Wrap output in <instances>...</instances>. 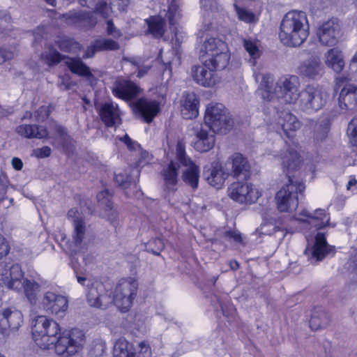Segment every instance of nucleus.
I'll use <instances>...</instances> for the list:
<instances>
[{"label": "nucleus", "instance_id": "nucleus-43", "mask_svg": "<svg viewBox=\"0 0 357 357\" xmlns=\"http://www.w3.org/2000/svg\"><path fill=\"white\" fill-rule=\"evenodd\" d=\"M255 80L259 82L257 90V94L262 99L268 98V78L266 75L261 73H255Z\"/></svg>", "mask_w": 357, "mask_h": 357}, {"label": "nucleus", "instance_id": "nucleus-30", "mask_svg": "<svg viewBox=\"0 0 357 357\" xmlns=\"http://www.w3.org/2000/svg\"><path fill=\"white\" fill-rule=\"evenodd\" d=\"M324 63L335 73H340L344 68V60L342 52L338 48L329 49L324 54Z\"/></svg>", "mask_w": 357, "mask_h": 357}, {"label": "nucleus", "instance_id": "nucleus-61", "mask_svg": "<svg viewBox=\"0 0 357 357\" xmlns=\"http://www.w3.org/2000/svg\"><path fill=\"white\" fill-rule=\"evenodd\" d=\"M324 325V323L315 316L312 315L310 320V328L314 330H318L319 328H321Z\"/></svg>", "mask_w": 357, "mask_h": 357}, {"label": "nucleus", "instance_id": "nucleus-29", "mask_svg": "<svg viewBox=\"0 0 357 357\" xmlns=\"http://www.w3.org/2000/svg\"><path fill=\"white\" fill-rule=\"evenodd\" d=\"M65 22L68 25L78 27H91L93 26L89 12L72 10L63 15Z\"/></svg>", "mask_w": 357, "mask_h": 357}, {"label": "nucleus", "instance_id": "nucleus-5", "mask_svg": "<svg viewBox=\"0 0 357 357\" xmlns=\"http://www.w3.org/2000/svg\"><path fill=\"white\" fill-rule=\"evenodd\" d=\"M67 216L73 227L71 240L67 242L68 251L71 255L83 252L88 249L91 241L84 217L76 208L70 209Z\"/></svg>", "mask_w": 357, "mask_h": 357}, {"label": "nucleus", "instance_id": "nucleus-35", "mask_svg": "<svg viewBox=\"0 0 357 357\" xmlns=\"http://www.w3.org/2000/svg\"><path fill=\"white\" fill-rule=\"evenodd\" d=\"M114 357H135L132 346L123 337L117 339L114 343Z\"/></svg>", "mask_w": 357, "mask_h": 357}, {"label": "nucleus", "instance_id": "nucleus-44", "mask_svg": "<svg viewBox=\"0 0 357 357\" xmlns=\"http://www.w3.org/2000/svg\"><path fill=\"white\" fill-rule=\"evenodd\" d=\"M347 135L349 142L354 146H357V116L353 118L348 123Z\"/></svg>", "mask_w": 357, "mask_h": 357}, {"label": "nucleus", "instance_id": "nucleus-64", "mask_svg": "<svg viewBox=\"0 0 357 357\" xmlns=\"http://www.w3.org/2000/svg\"><path fill=\"white\" fill-rule=\"evenodd\" d=\"M12 165L16 170H21L23 167V163L20 158H13L12 160Z\"/></svg>", "mask_w": 357, "mask_h": 357}, {"label": "nucleus", "instance_id": "nucleus-32", "mask_svg": "<svg viewBox=\"0 0 357 357\" xmlns=\"http://www.w3.org/2000/svg\"><path fill=\"white\" fill-rule=\"evenodd\" d=\"M16 132L20 135L28 139H43L48 135L47 129L43 126L30 124H23L17 126Z\"/></svg>", "mask_w": 357, "mask_h": 357}, {"label": "nucleus", "instance_id": "nucleus-21", "mask_svg": "<svg viewBox=\"0 0 357 357\" xmlns=\"http://www.w3.org/2000/svg\"><path fill=\"white\" fill-rule=\"evenodd\" d=\"M97 110L100 119L107 127H116L121 123V112L118 104L106 102L97 107Z\"/></svg>", "mask_w": 357, "mask_h": 357}, {"label": "nucleus", "instance_id": "nucleus-58", "mask_svg": "<svg viewBox=\"0 0 357 357\" xmlns=\"http://www.w3.org/2000/svg\"><path fill=\"white\" fill-rule=\"evenodd\" d=\"M59 84L61 89L68 90L70 88L72 83L68 76H61L59 77Z\"/></svg>", "mask_w": 357, "mask_h": 357}, {"label": "nucleus", "instance_id": "nucleus-48", "mask_svg": "<svg viewBox=\"0 0 357 357\" xmlns=\"http://www.w3.org/2000/svg\"><path fill=\"white\" fill-rule=\"evenodd\" d=\"M164 248L163 241L160 238H155L148 243V250L155 255H159Z\"/></svg>", "mask_w": 357, "mask_h": 357}, {"label": "nucleus", "instance_id": "nucleus-25", "mask_svg": "<svg viewBox=\"0 0 357 357\" xmlns=\"http://www.w3.org/2000/svg\"><path fill=\"white\" fill-rule=\"evenodd\" d=\"M338 106L344 111H351L357 108V85L349 84L340 90Z\"/></svg>", "mask_w": 357, "mask_h": 357}, {"label": "nucleus", "instance_id": "nucleus-17", "mask_svg": "<svg viewBox=\"0 0 357 357\" xmlns=\"http://www.w3.org/2000/svg\"><path fill=\"white\" fill-rule=\"evenodd\" d=\"M331 251V246L327 243L326 236L322 232H317L315 236L314 245L307 247L305 255L311 264H316L324 259Z\"/></svg>", "mask_w": 357, "mask_h": 357}, {"label": "nucleus", "instance_id": "nucleus-7", "mask_svg": "<svg viewBox=\"0 0 357 357\" xmlns=\"http://www.w3.org/2000/svg\"><path fill=\"white\" fill-rule=\"evenodd\" d=\"M204 125L213 132L225 133L232 127L233 121L222 104L211 102L206 107Z\"/></svg>", "mask_w": 357, "mask_h": 357}, {"label": "nucleus", "instance_id": "nucleus-2", "mask_svg": "<svg viewBox=\"0 0 357 357\" xmlns=\"http://www.w3.org/2000/svg\"><path fill=\"white\" fill-rule=\"evenodd\" d=\"M281 160L283 167L288 172L289 180L288 183L276 193L277 208L280 212H292L298 205V193H302L305 188L302 181L296 180L289 174L300 165V157L297 151L288 145L281 154Z\"/></svg>", "mask_w": 357, "mask_h": 357}, {"label": "nucleus", "instance_id": "nucleus-23", "mask_svg": "<svg viewBox=\"0 0 357 357\" xmlns=\"http://www.w3.org/2000/svg\"><path fill=\"white\" fill-rule=\"evenodd\" d=\"M300 215L303 218H300L299 220L310 225L311 228H314V231L329 225L330 215L325 209L317 208L313 212L303 210Z\"/></svg>", "mask_w": 357, "mask_h": 357}, {"label": "nucleus", "instance_id": "nucleus-24", "mask_svg": "<svg viewBox=\"0 0 357 357\" xmlns=\"http://www.w3.org/2000/svg\"><path fill=\"white\" fill-rule=\"evenodd\" d=\"M104 286L101 282H94L88 288L87 301L90 306L97 308H105L111 303L110 296L103 294Z\"/></svg>", "mask_w": 357, "mask_h": 357}, {"label": "nucleus", "instance_id": "nucleus-60", "mask_svg": "<svg viewBox=\"0 0 357 357\" xmlns=\"http://www.w3.org/2000/svg\"><path fill=\"white\" fill-rule=\"evenodd\" d=\"M98 51V48L96 47V40H95L91 45L87 47V48L84 52V54L83 56V58L84 59L91 58L95 55L96 52Z\"/></svg>", "mask_w": 357, "mask_h": 357}, {"label": "nucleus", "instance_id": "nucleus-55", "mask_svg": "<svg viewBox=\"0 0 357 357\" xmlns=\"http://www.w3.org/2000/svg\"><path fill=\"white\" fill-rule=\"evenodd\" d=\"M10 251V245L6 238L0 234V259L6 256Z\"/></svg>", "mask_w": 357, "mask_h": 357}, {"label": "nucleus", "instance_id": "nucleus-54", "mask_svg": "<svg viewBox=\"0 0 357 357\" xmlns=\"http://www.w3.org/2000/svg\"><path fill=\"white\" fill-rule=\"evenodd\" d=\"M119 140L123 142L129 150H136L139 147V144L136 141L132 140L128 134L124 135L123 137H119Z\"/></svg>", "mask_w": 357, "mask_h": 357}, {"label": "nucleus", "instance_id": "nucleus-26", "mask_svg": "<svg viewBox=\"0 0 357 357\" xmlns=\"http://www.w3.org/2000/svg\"><path fill=\"white\" fill-rule=\"evenodd\" d=\"M139 88L133 82L126 79L115 82L112 91L113 95L122 100H131L139 93Z\"/></svg>", "mask_w": 357, "mask_h": 357}, {"label": "nucleus", "instance_id": "nucleus-56", "mask_svg": "<svg viewBox=\"0 0 357 357\" xmlns=\"http://www.w3.org/2000/svg\"><path fill=\"white\" fill-rule=\"evenodd\" d=\"M107 32L108 35L115 38H119L121 36V31L114 26L112 20H107Z\"/></svg>", "mask_w": 357, "mask_h": 357}, {"label": "nucleus", "instance_id": "nucleus-20", "mask_svg": "<svg viewBox=\"0 0 357 357\" xmlns=\"http://www.w3.org/2000/svg\"><path fill=\"white\" fill-rule=\"evenodd\" d=\"M191 73L194 81L204 87H213L219 82L215 70L206 66L205 61L202 65L192 66Z\"/></svg>", "mask_w": 357, "mask_h": 357}, {"label": "nucleus", "instance_id": "nucleus-19", "mask_svg": "<svg viewBox=\"0 0 357 357\" xmlns=\"http://www.w3.org/2000/svg\"><path fill=\"white\" fill-rule=\"evenodd\" d=\"M133 110L146 123H150L160 112V104L156 100L142 98L134 103Z\"/></svg>", "mask_w": 357, "mask_h": 357}, {"label": "nucleus", "instance_id": "nucleus-10", "mask_svg": "<svg viewBox=\"0 0 357 357\" xmlns=\"http://www.w3.org/2000/svg\"><path fill=\"white\" fill-rule=\"evenodd\" d=\"M163 16L167 17L170 25H174L181 18V10L176 0H172L167 9L165 8L161 10L159 16L152 17L146 20L149 32L155 38L162 37L165 32V20L162 18Z\"/></svg>", "mask_w": 357, "mask_h": 357}, {"label": "nucleus", "instance_id": "nucleus-63", "mask_svg": "<svg viewBox=\"0 0 357 357\" xmlns=\"http://www.w3.org/2000/svg\"><path fill=\"white\" fill-rule=\"evenodd\" d=\"M200 3L206 10H212L213 4L215 3V0H200Z\"/></svg>", "mask_w": 357, "mask_h": 357}, {"label": "nucleus", "instance_id": "nucleus-38", "mask_svg": "<svg viewBox=\"0 0 357 357\" xmlns=\"http://www.w3.org/2000/svg\"><path fill=\"white\" fill-rule=\"evenodd\" d=\"M178 168V162L171 161L167 169H164L163 176L167 186L175 185L177 183Z\"/></svg>", "mask_w": 357, "mask_h": 357}, {"label": "nucleus", "instance_id": "nucleus-34", "mask_svg": "<svg viewBox=\"0 0 357 357\" xmlns=\"http://www.w3.org/2000/svg\"><path fill=\"white\" fill-rule=\"evenodd\" d=\"M227 45L221 39L206 35L202 51L211 55L218 51H227Z\"/></svg>", "mask_w": 357, "mask_h": 357}, {"label": "nucleus", "instance_id": "nucleus-41", "mask_svg": "<svg viewBox=\"0 0 357 357\" xmlns=\"http://www.w3.org/2000/svg\"><path fill=\"white\" fill-rule=\"evenodd\" d=\"M162 51L160 50L159 55H158V59H160L163 63V66H164L163 73H165L167 71H168L169 76L171 77L172 76L171 64L175 59H176L177 61H179L180 57L178 55L177 51L175 50L174 49H172L169 52H167L168 57L165 58V60H163L162 58Z\"/></svg>", "mask_w": 357, "mask_h": 357}, {"label": "nucleus", "instance_id": "nucleus-13", "mask_svg": "<svg viewBox=\"0 0 357 357\" xmlns=\"http://www.w3.org/2000/svg\"><path fill=\"white\" fill-rule=\"evenodd\" d=\"M176 158L185 168L182 174L183 181L193 190L198 187L199 179V167L185 154V147L178 142L176 150Z\"/></svg>", "mask_w": 357, "mask_h": 357}, {"label": "nucleus", "instance_id": "nucleus-22", "mask_svg": "<svg viewBox=\"0 0 357 357\" xmlns=\"http://www.w3.org/2000/svg\"><path fill=\"white\" fill-rule=\"evenodd\" d=\"M23 322L22 312L15 307L3 309L0 314V329L3 335H8L6 331L17 330Z\"/></svg>", "mask_w": 357, "mask_h": 357}, {"label": "nucleus", "instance_id": "nucleus-8", "mask_svg": "<svg viewBox=\"0 0 357 357\" xmlns=\"http://www.w3.org/2000/svg\"><path fill=\"white\" fill-rule=\"evenodd\" d=\"M300 79L296 75L282 77L276 82L274 93L282 102L286 104H298L301 99Z\"/></svg>", "mask_w": 357, "mask_h": 357}, {"label": "nucleus", "instance_id": "nucleus-42", "mask_svg": "<svg viewBox=\"0 0 357 357\" xmlns=\"http://www.w3.org/2000/svg\"><path fill=\"white\" fill-rule=\"evenodd\" d=\"M96 47L98 51H113L119 49V44L110 38H99L96 40Z\"/></svg>", "mask_w": 357, "mask_h": 357}, {"label": "nucleus", "instance_id": "nucleus-33", "mask_svg": "<svg viewBox=\"0 0 357 357\" xmlns=\"http://www.w3.org/2000/svg\"><path fill=\"white\" fill-rule=\"evenodd\" d=\"M209 56L210 58L205 60L206 66L209 65L211 69L215 71L226 68L230 59L229 48H227V51H218Z\"/></svg>", "mask_w": 357, "mask_h": 357}, {"label": "nucleus", "instance_id": "nucleus-57", "mask_svg": "<svg viewBox=\"0 0 357 357\" xmlns=\"http://www.w3.org/2000/svg\"><path fill=\"white\" fill-rule=\"evenodd\" d=\"M34 155L38 158H43L50 155L51 149L49 146H43L33 151Z\"/></svg>", "mask_w": 357, "mask_h": 357}, {"label": "nucleus", "instance_id": "nucleus-18", "mask_svg": "<svg viewBox=\"0 0 357 357\" xmlns=\"http://www.w3.org/2000/svg\"><path fill=\"white\" fill-rule=\"evenodd\" d=\"M225 165L229 175L234 178L247 179L250 176V166L248 160L240 153L232 154Z\"/></svg>", "mask_w": 357, "mask_h": 357}, {"label": "nucleus", "instance_id": "nucleus-53", "mask_svg": "<svg viewBox=\"0 0 357 357\" xmlns=\"http://www.w3.org/2000/svg\"><path fill=\"white\" fill-rule=\"evenodd\" d=\"M50 114V109L47 106L40 107L36 112L35 118L38 121H45Z\"/></svg>", "mask_w": 357, "mask_h": 357}, {"label": "nucleus", "instance_id": "nucleus-14", "mask_svg": "<svg viewBox=\"0 0 357 357\" xmlns=\"http://www.w3.org/2000/svg\"><path fill=\"white\" fill-rule=\"evenodd\" d=\"M317 36L321 45L333 47L340 38V25L337 19H331L319 26Z\"/></svg>", "mask_w": 357, "mask_h": 357}, {"label": "nucleus", "instance_id": "nucleus-37", "mask_svg": "<svg viewBox=\"0 0 357 357\" xmlns=\"http://www.w3.org/2000/svg\"><path fill=\"white\" fill-rule=\"evenodd\" d=\"M82 6H86L100 13L103 17H107L109 11L107 0H78Z\"/></svg>", "mask_w": 357, "mask_h": 357}, {"label": "nucleus", "instance_id": "nucleus-1", "mask_svg": "<svg viewBox=\"0 0 357 357\" xmlns=\"http://www.w3.org/2000/svg\"><path fill=\"white\" fill-rule=\"evenodd\" d=\"M32 336L41 349H54L61 357H70L79 353L85 342L82 331L73 328L61 333L59 324L45 316H38L33 320Z\"/></svg>", "mask_w": 357, "mask_h": 357}, {"label": "nucleus", "instance_id": "nucleus-16", "mask_svg": "<svg viewBox=\"0 0 357 357\" xmlns=\"http://www.w3.org/2000/svg\"><path fill=\"white\" fill-rule=\"evenodd\" d=\"M42 305L47 312L63 317L68 310V301L62 295L47 291L43 296Z\"/></svg>", "mask_w": 357, "mask_h": 357}, {"label": "nucleus", "instance_id": "nucleus-39", "mask_svg": "<svg viewBox=\"0 0 357 357\" xmlns=\"http://www.w3.org/2000/svg\"><path fill=\"white\" fill-rule=\"evenodd\" d=\"M63 57L61 54L54 49H49L41 54L40 60L48 66H52L59 63Z\"/></svg>", "mask_w": 357, "mask_h": 357}, {"label": "nucleus", "instance_id": "nucleus-9", "mask_svg": "<svg viewBox=\"0 0 357 357\" xmlns=\"http://www.w3.org/2000/svg\"><path fill=\"white\" fill-rule=\"evenodd\" d=\"M137 282L132 279L121 280L116 284L111 298L115 306L122 312H128L136 296Z\"/></svg>", "mask_w": 357, "mask_h": 357}, {"label": "nucleus", "instance_id": "nucleus-51", "mask_svg": "<svg viewBox=\"0 0 357 357\" xmlns=\"http://www.w3.org/2000/svg\"><path fill=\"white\" fill-rule=\"evenodd\" d=\"M112 195L109 193L108 190H105L100 192L97 195V199L100 205L105 206H110Z\"/></svg>", "mask_w": 357, "mask_h": 357}, {"label": "nucleus", "instance_id": "nucleus-46", "mask_svg": "<svg viewBox=\"0 0 357 357\" xmlns=\"http://www.w3.org/2000/svg\"><path fill=\"white\" fill-rule=\"evenodd\" d=\"M235 10L238 14V18L245 22H252L255 20L254 13L247 9L240 8L237 4L234 5Z\"/></svg>", "mask_w": 357, "mask_h": 357}, {"label": "nucleus", "instance_id": "nucleus-4", "mask_svg": "<svg viewBox=\"0 0 357 357\" xmlns=\"http://www.w3.org/2000/svg\"><path fill=\"white\" fill-rule=\"evenodd\" d=\"M1 280L8 289L17 292L23 291L31 305L36 303L38 294L40 291V286L33 280L24 278V272L19 264H13L8 272L2 275Z\"/></svg>", "mask_w": 357, "mask_h": 357}, {"label": "nucleus", "instance_id": "nucleus-15", "mask_svg": "<svg viewBox=\"0 0 357 357\" xmlns=\"http://www.w3.org/2000/svg\"><path fill=\"white\" fill-rule=\"evenodd\" d=\"M296 73L304 79L319 80L324 75L325 68L319 56H312L299 64Z\"/></svg>", "mask_w": 357, "mask_h": 357}, {"label": "nucleus", "instance_id": "nucleus-59", "mask_svg": "<svg viewBox=\"0 0 357 357\" xmlns=\"http://www.w3.org/2000/svg\"><path fill=\"white\" fill-rule=\"evenodd\" d=\"M13 55L14 54L11 51H8L2 47H0V64L6 60L12 59Z\"/></svg>", "mask_w": 357, "mask_h": 357}, {"label": "nucleus", "instance_id": "nucleus-45", "mask_svg": "<svg viewBox=\"0 0 357 357\" xmlns=\"http://www.w3.org/2000/svg\"><path fill=\"white\" fill-rule=\"evenodd\" d=\"M314 136L317 140H323L328 135L330 126L327 121H321L318 123L315 126Z\"/></svg>", "mask_w": 357, "mask_h": 357}, {"label": "nucleus", "instance_id": "nucleus-11", "mask_svg": "<svg viewBox=\"0 0 357 357\" xmlns=\"http://www.w3.org/2000/svg\"><path fill=\"white\" fill-rule=\"evenodd\" d=\"M229 197L240 204H252L261 195V190L247 182L236 181L232 183L227 190Z\"/></svg>", "mask_w": 357, "mask_h": 357}, {"label": "nucleus", "instance_id": "nucleus-27", "mask_svg": "<svg viewBox=\"0 0 357 357\" xmlns=\"http://www.w3.org/2000/svg\"><path fill=\"white\" fill-rule=\"evenodd\" d=\"M199 100L193 92L184 93L181 102V115L185 119H192L199 114Z\"/></svg>", "mask_w": 357, "mask_h": 357}, {"label": "nucleus", "instance_id": "nucleus-6", "mask_svg": "<svg viewBox=\"0 0 357 357\" xmlns=\"http://www.w3.org/2000/svg\"><path fill=\"white\" fill-rule=\"evenodd\" d=\"M329 98L328 91L318 84H309L301 90L299 109L307 114L316 112L322 109Z\"/></svg>", "mask_w": 357, "mask_h": 357}, {"label": "nucleus", "instance_id": "nucleus-47", "mask_svg": "<svg viewBox=\"0 0 357 357\" xmlns=\"http://www.w3.org/2000/svg\"><path fill=\"white\" fill-rule=\"evenodd\" d=\"M105 217L107 220L116 228L119 225V214L117 211L113 208L112 203L110 204V206H105Z\"/></svg>", "mask_w": 357, "mask_h": 357}, {"label": "nucleus", "instance_id": "nucleus-49", "mask_svg": "<svg viewBox=\"0 0 357 357\" xmlns=\"http://www.w3.org/2000/svg\"><path fill=\"white\" fill-rule=\"evenodd\" d=\"M151 349L146 342L142 341L139 343L137 351L135 354L137 357H151Z\"/></svg>", "mask_w": 357, "mask_h": 357}, {"label": "nucleus", "instance_id": "nucleus-36", "mask_svg": "<svg viewBox=\"0 0 357 357\" xmlns=\"http://www.w3.org/2000/svg\"><path fill=\"white\" fill-rule=\"evenodd\" d=\"M66 64L74 74L83 77L91 75L89 68L80 59L68 58L66 61Z\"/></svg>", "mask_w": 357, "mask_h": 357}, {"label": "nucleus", "instance_id": "nucleus-40", "mask_svg": "<svg viewBox=\"0 0 357 357\" xmlns=\"http://www.w3.org/2000/svg\"><path fill=\"white\" fill-rule=\"evenodd\" d=\"M243 46L250 56V62L255 65V60L260 56V51L259 49L257 41L252 39H244Z\"/></svg>", "mask_w": 357, "mask_h": 357}, {"label": "nucleus", "instance_id": "nucleus-52", "mask_svg": "<svg viewBox=\"0 0 357 357\" xmlns=\"http://www.w3.org/2000/svg\"><path fill=\"white\" fill-rule=\"evenodd\" d=\"M225 236L236 243L244 244L243 237L241 233L237 230H229L225 232Z\"/></svg>", "mask_w": 357, "mask_h": 357}, {"label": "nucleus", "instance_id": "nucleus-28", "mask_svg": "<svg viewBox=\"0 0 357 357\" xmlns=\"http://www.w3.org/2000/svg\"><path fill=\"white\" fill-rule=\"evenodd\" d=\"M276 124L280 126L288 138H290L291 132L298 130L301 127V123L293 114L281 111L277 113Z\"/></svg>", "mask_w": 357, "mask_h": 357}, {"label": "nucleus", "instance_id": "nucleus-50", "mask_svg": "<svg viewBox=\"0 0 357 357\" xmlns=\"http://www.w3.org/2000/svg\"><path fill=\"white\" fill-rule=\"evenodd\" d=\"M115 181L121 188L126 189L130 183V178L127 172L116 173Z\"/></svg>", "mask_w": 357, "mask_h": 357}, {"label": "nucleus", "instance_id": "nucleus-31", "mask_svg": "<svg viewBox=\"0 0 357 357\" xmlns=\"http://www.w3.org/2000/svg\"><path fill=\"white\" fill-rule=\"evenodd\" d=\"M229 175V172H225L219 162H214L211 164V169L210 174L207 176V181L211 185L218 189L222 188Z\"/></svg>", "mask_w": 357, "mask_h": 357}, {"label": "nucleus", "instance_id": "nucleus-12", "mask_svg": "<svg viewBox=\"0 0 357 357\" xmlns=\"http://www.w3.org/2000/svg\"><path fill=\"white\" fill-rule=\"evenodd\" d=\"M190 130L194 136L192 144L197 151L205 153L214 147L216 132H213L208 127L199 122H193L190 125Z\"/></svg>", "mask_w": 357, "mask_h": 357}, {"label": "nucleus", "instance_id": "nucleus-3", "mask_svg": "<svg viewBox=\"0 0 357 357\" xmlns=\"http://www.w3.org/2000/svg\"><path fill=\"white\" fill-rule=\"evenodd\" d=\"M309 35L310 24L305 12L291 10L284 15L279 32V38L284 45L298 47Z\"/></svg>", "mask_w": 357, "mask_h": 357}, {"label": "nucleus", "instance_id": "nucleus-62", "mask_svg": "<svg viewBox=\"0 0 357 357\" xmlns=\"http://www.w3.org/2000/svg\"><path fill=\"white\" fill-rule=\"evenodd\" d=\"M256 234L260 237L265 236L268 234V227L266 220L261 224L260 227H259L256 231Z\"/></svg>", "mask_w": 357, "mask_h": 357}]
</instances>
